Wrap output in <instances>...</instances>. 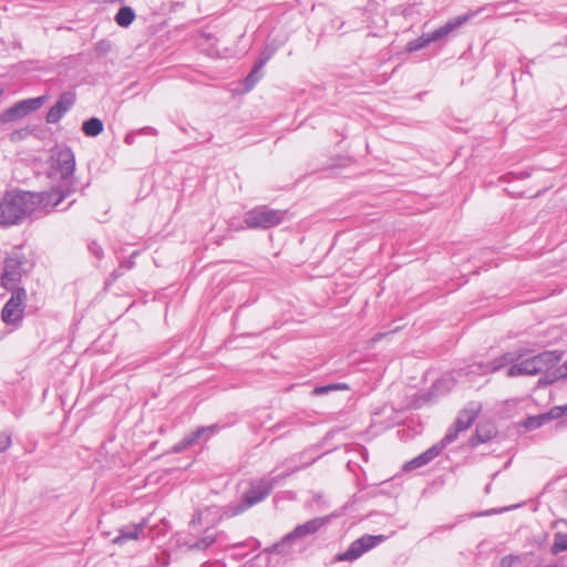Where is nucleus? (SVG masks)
Masks as SVG:
<instances>
[{
    "instance_id": "29",
    "label": "nucleus",
    "mask_w": 567,
    "mask_h": 567,
    "mask_svg": "<svg viewBox=\"0 0 567 567\" xmlns=\"http://www.w3.org/2000/svg\"><path fill=\"white\" fill-rule=\"evenodd\" d=\"M546 422H547L546 417H545L544 413H542L538 415L528 416L524 421L523 425L527 430H536V429L543 426Z\"/></svg>"
},
{
    "instance_id": "2",
    "label": "nucleus",
    "mask_w": 567,
    "mask_h": 567,
    "mask_svg": "<svg viewBox=\"0 0 567 567\" xmlns=\"http://www.w3.org/2000/svg\"><path fill=\"white\" fill-rule=\"evenodd\" d=\"M49 176L58 178L59 183L64 185H78V179L74 176L75 171V155L71 147L68 145H58L52 150L50 159Z\"/></svg>"
},
{
    "instance_id": "3",
    "label": "nucleus",
    "mask_w": 567,
    "mask_h": 567,
    "mask_svg": "<svg viewBox=\"0 0 567 567\" xmlns=\"http://www.w3.org/2000/svg\"><path fill=\"white\" fill-rule=\"evenodd\" d=\"M476 12H466L464 14L457 16L455 18L450 19L445 24L435 29L432 32L422 33L414 40H411L406 44V51L415 52L421 49L426 48L433 42L441 41L442 39L449 37L458 28L463 27L465 23L471 21Z\"/></svg>"
},
{
    "instance_id": "53",
    "label": "nucleus",
    "mask_w": 567,
    "mask_h": 567,
    "mask_svg": "<svg viewBox=\"0 0 567 567\" xmlns=\"http://www.w3.org/2000/svg\"><path fill=\"white\" fill-rule=\"evenodd\" d=\"M453 527H454V524L453 525H449V526H444L443 528L452 529Z\"/></svg>"
},
{
    "instance_id": "4",
    "label": "nucleus",
    "mask_w": 567,
    "mask_h": 567,
    "mask_svg": "<svg viewBox=\"0 0 567 567\" xmlns=\"http://www.w3.org/2000/svg\"><path fill=\"white\" fill-rule=\"evenodd\" d=\"M286 218L287 210L258 205L244 214L243 223L245 228L267 230L282 224Z\"/></svg>"
},
{
    "instance_id": "6",
    "label": "nucleus",
    "mask_w": 567,
    "mask_h": 567,
    "mask_svg": "<svg viewBox=\"0 0 567 567\" xmlns=\"http://www.w3.org/2000/svg\"><path fill=\"white\" fill-rule=\"evenodd\" d=\"M272 489L274 480L264 477L251 482L249 488L241 495L240 501L237 504L229 506L227 513L230 516L244 513L268 497Z\"/></svg>"
},
{
    "instance_id": "42",
    "label": "nucleus",
    "mask_w": 567,
    "mask_h": 567,
    "mask_svg": "<svg viewBox=\"0 0 567 567\" xmlns=\"http://www.w3.org/2000/svg\"><path fill=\"white\" fill-rule=\"evenodd\" d=\"M275 50L270 48H266L259 55V58L265 61L266 63L271 59L274 55Z\"/></svg>"
},
{
    "instance_id": "15",
    "label": "nucleus",
    "mask_w": 567,
    "mask_h": 567,
    "mask_svg": "<svg viewBox=\"0 0 567 567\" xmlns=\"http://www.w3.org/2000/svg\"><path fill=\"white\" fill-rule=\"evenodd\" d=\"M561 358L563 352L558 350H547L532 357L534 364L539 369V373L554 368Z\"/></svg>"
},
{
    "instance_id": "33",
    "label": "nucleus",
    "mask_w": 567,
    "mask_h": 567,
    "mask_svg": "<svg viewBox=\"0 0 567 567\" xmlns=\"http://www.w3.org/2000/svg\"><path fill=\"white\" fill-rule=\"evenodd\" d=\"M530 176V173L526 169L519 172H509L501 177L503 182H511L513 179H526Z\"/></svg>"
},
{
    "instance_id": "24",
    "label": "nucleus",
    "mask_w": 567,
    "mask_h": 567,
    "mask_svg": "<svg viewBox=\"0 0 567 567\" xmlns=\"http://www.w3.org/2000/svg\"><path fill=\"white\" fill-rule=\"evenodd\" d=\"M477 412L478 411L475 409H463L458 413V415L454 422V425L457 426L458 430H462V431L470 429L476 419Z\"/></svg>"
},
{
    "instance_id": "27",
    "label": "nucleus",
    "mask_w": 567,
    "mask_h": 567,
    "mask_svg": "<svg viewBox=\"0 0 567 567\" xmlns=\"http://www.w3.org/2000/svg\"><path fill=\"white\" fill-rule=\"evenodd\" d=\"M219 426L217 424L208 425V426H198L195 431L187 434L188 439L192 440V444L194 445L200 439L205 437L207 431L218 432Z\"/></svg>"
},
{
    "instance_id": "5",
    "label": "nucleus",
    "mask_w": 567,
    "mask_h": 567,
    "mask_svg": "<svg viewBox=\"0 0 567 567\" xmlns=\"http://www.w3.org/2000/svg\"><path fill=\"white\" fill-rule=\"evenodd\" d=\"M34 267V261L30 259L21 249L16 247L4 258V271L1 278V285L10 289L8 282H19L22 276L29 274Z\"/></svg>"
},
{
    "instance_id": "12",
    "label": "nucleus",
    "mask_w": 567,
    "mask_h": 567,
    "mask_svg": "<svg viewBox=\"0 0 567 567\" xmlns=\"http://www.w3.org/2000/svg\"><path fill=\"white\" fill-rule=\"evenodd\" d=\"M76 94L73 91L62 92L58 101L52 105L45 116L49 124H56L65 113L75 104Z\"/></svg>"
},
{
    "instance_id": "22",
    "label": "nucleus",
    "mask_w": 567,
    "mask_h": 567,
    "mask_svg": "<svg viewBox=\"0 0 567 567\" xmlns=\"http://www.w3.org/2000/svg\"><path fill=\"white\" fill-rule=\"evenodd\" d=\"M143 529L144 522L131 526H125L120 530V535L115 538L114 542L117 544H123L131 539H137Z\"/></svg>"
},
{
    "instance_id": "50",
    "label": "nucleus",
    "mask_w": 567,
    "mask_h": 567,
    "mask_svg": "<svg viewBox=\"0 0 567 567\" xmlns=\"http://www.w3.org/2000/svg\"><path fill=\"white\" fill-rule=\"evenodd\" d=\"M217 432L207 431L205 434V439H208L212 435H215Z\"/></svg>"
},
{
    "instance_id": "1",
    "label": "nucleus",
    "mask_w": 567,
    "mask_h": 567,
    "mask_svg": "<svg viewBox=\"0 0 567 567\" xmlns=\"http://www.w3.org/2000/svg\"><path fill=\"white\" fill-rule=\"evenodd\" d=\"M33 192L22 189L6 190L0 199V227L21 225L35 210Z\"/></svg>"
},
{
    "instance_id": "23",
    "label": "nucleus",
    "mask_w": 567,
    "mask_h": 567,
    "mask_svg": "<svg viewBox=\"0 0 567 567\" xmlns=\"http://www.w3.org/2000/svg\"><path fill=\"white\" fill-rule=\"evenodd\" d=\"M81 130L85 136L96 137L103 132L104 124L99 117L93 116L82 123Z\"/></svg>"
},
{
    "instance_id": "49",
    "label": "nucleus",
    "mask_w": 567,
    "mask_h": 567,
    "mask_svg": "<svg viewBox=\"0 0 567 567\" xmlns=\"http://www.w3.org/2000/svg\"><path fill=\"white\" fill-rule=\"evenodd\" d=\"M246 546V543L245 542H240V543H236V544H233L231 547L233 548H243Z\"/></svg>"
},
{
    "instance_id": "9",
    "label": "nucleus",
    "mask_w": 567,
    "mask_h": 567,
    "mask_svg": "<svg viewBox=\"0 0 567 567\" xmlns=\"http://www.w3.org/2000/svg\"><path fill=\"white\" fill-rule=\"evenodd\" d=\"M47 100V95L21 100L1 113L0 122L11 123L21 120L42 107Z\"/></svg>"
},
{
    "instance_id": "17",
    "label": "nucleus",
    "mask_w": 567,
    "mask_h": 567,
    "mask_svg": "<svg viewBox=\"0 0 567 567\" xmlns=\"http://www.w3.org/2000/svg\"><path fill=\"white\" fill-rule=\"evenodd\" d=\"M441 454L440 449L432 445L430 449L415 456L403 465V471H412L425 466Z\"/></svg>"
},
{
    "instance_id": "52",
    "label": "nucleus",
    "mask_w": 567,
    "mask_h": 567,
    "mask_svg": "<svg viewBox=\"0 0 567 567\" xmlns=\"http://www.w3.org/2000/svg\"><path fill=\"white\" fill-rule=\"evenodd\" d=\"M489 488H491V484H487L486 487H485V492L488 493Z\"/></svg>"
},
{
    "instance_id": "11",
    "label": "nucleus",
    "mask_w": 567,
    "mask_h": 567,
    "mask_svg": "<svg viewBox=\"0 0 567 567\" xmlns=\"http://www.w3.org/2000/svg\"><path fill=\"white\" fill-rule=\"evenodd\" d=\"M227 535L225 532H217L213 528H206L202 536L189 539L185 543L189 551H206L213 545H226Z\"/></svg>"
},
{
    "instance_id": "54",
    "label": "nucleus",
    "mask_w": 567,
    "mask_h": 567,
    "mask_svg": "<svg viewBox=\"0 0 567 567\" xmlns=\"http://www.w3.org/2000/svg\"><path fill=\"white\" fill-rule=\"evenodd\" d=\"M252 542H254V544L256 545V547H258V546H259V542H258L257 539H254Z\"/></svg>"
},
{
    "instance_id": "21",
    "label": "nucleus",
    "mask_w": 567,
    "mask_h": 567,
    "mask_svg": "<svg viewBox=\"0 0 567 567\" xmlns=\"http://www.w3.org/2000/svg\"><path fill=\"white\" fill-rule=\"evenodd\" d=\"M136 18L134 9L130 6H121L117 10L114 21L121 28H128Z\"/></svg>"
},
{
    "instance_id": "38",
    "label": "nucleus",
    "mask_w": 567,
    "mask_h": 567,
    "mask_svg": "<svg viewBox=\"0 0 567 567\" xmlns=\"http://www.w3.org/2000/svg\"><path fill=\"white\" fill-rule=\"evenodd\" d=\"M124 275V271L122 270V267H118L116 269H114L109 278L106 279L105 281V286L109 287L111 286L113 282H115L120 277H122Z\"/></svg>"
},
{
    "instance_id": "44",
    "label": "nucleus",
    "mask_w": 567,
    "mask_h": 567,
    "mask_svg": "<svg viewBox=\"0 0 567 567\" xmlns=\"http://www.w3.org/2000/svg\"><path fill=\"white\" fill-rule=\"evenodd\" d=\"M265 65L266 62L258 58L251 70L258 74Z\"/></svg>"
},
{
    "instance_id": "10",
    "label": "nucleus",
    "mask_w": 567,
    "mask_h": 567,
    "mask_svg": "<svg viewBox=\"0 0 567 567\" xmlns=\"http://www.w3.org/2000/svg\"><path fill=\"white\" fill-rule=\"evenodd\" d=\"M79 189V185L68 184L64 185L62 183H58L52 188L47 192L34 193L33 198L34 208L38 206L55 208L63 199L71 196Z\"/></svg>"
},
{
    "instance_id": "39",
    "label": "nucleus",
    "mask_w": 567,
    "mask_h": 567,
    "mask_svg": "<svg viewBox=\"0 0 567 567\" xmlns=\"http://www.w3.org/2000/svg\"><path fill=\"white\" fill-rule=\"evenodd\" d=\"M259 79H260L259 73L257 74L256 72H254L251 70L250 73L245 79V86L247 89H251L258 82Z\"/></svg>"
},
{
    "instance_id": "37",
    "label": "nucleus",
    "mask_w": 567,
    "mask_h": 567,
    "mask_svg": "<svg viewBox=\"0 0 567 567\" xmlns=\"http://www.w3.org/2000/svg\"><path fill=\"white\" fill-rule=\"evenodd\" d=\"M89 250L90 252L96 257L97 260H101L103 257H104V251H103V248L102 246L95 241V240H92L90 244H89Z\"/></svg>"
},
{
    "instance_id": "45",
    "label": "nucleus",
    "mask_w": 567,
    "mask_h": 567,
    "mask_svg": "<svg viewBox=\"0 0 567 567\" xmlns=\"http://www.w3.org/2000/svg\"><path fill=\"white\" fill-rule=\"evenodd\" d=\"M513 559H514V558H511V557H508V556H504V557L501 559L499 566H501V567H514V565H513Z\"/></svg>"
},
{
    "instance_id": "31",
    "label": "nucleus",
    "mask_w": 567,
    "mask_h": 567,
    "mask_svg": "<svg viewBox=\"0 0 567 567\" xmlns=\"http://www.w3.org/2000/svg\"><path fill=\"white\" fill-rule=\"evenodd\" d=\"M112 50V43L110 40L102 39L94 44V53L96 56H105Z\"/></svg>"
},
{
    "instance_id": "18",
    "label": "nucleus",
    "mask_w": 567,
    "mask_h": 567,
    "mask_svg": "<svg viewBox=\"0 0 567 567\" xmlns=\"http://www.w3.org/2000/svg\"><path fill=\"white\" fill-rule=\"evenodd\" d=\"M517 3H518L517 0H506V1H497V2H493V3H486L474 11V12H476L474 17H476L477 14H480L484 11H494V12L501 11V16H509L516 11Z\"/></svg>"
},
{
    "instance_id": "7",
    "label": "nucleus",
    "mask_w": 567,
    "mask_h": 567,
    "mask_svg": "<svg viewBox=\"0 0 567 567\" xmlns=\"http://www.w3.org/2000/svg\"><path fill=\"white\" fill-rule=\"evenodd\" d=\"M27 291L24 288H17L1 310V320L13 327H20L23 320Z\"/></svg>"
},
{
    "instance_id": "48",
    "label": "nucleus",
    "mask_w": 567,
    "mask_h": 567,
    "mask_svg": "<svg viewBox=\"0 0 567 567\" xmlns=\"http://www.w3.org/2000/svg\"><path fill=\"white\" fill-rule=\"evenodd\" d=\"M202 520V514L197 513L194 515L193 519L190 520V525L199 524Z\"/></svg>"
},
{
    "instance_id": "14",
    "label": "nucleus",
    "mask_w": 567,
    "mask_h": 567,
    "mask_svg": "<svg viewBox=\"0 0 567 567\" xmlns=\"http://www.w3.org/2000/svg\"><path fill=\"white\" fill-rule=\"evenodd\" d=\"M329 522L328 516L316 517L303 524H300L293 528L289 534L292 537L293 542L297 539L303 538L308 535H312L317 533L321 527H323Z\"/></svg>"
},
{
    "instance_id": "26",
    "label": "nucleus",
    "mask_w": 567,
    "mask_h": 567,
    "mask_svg": "<svg viewBox=\"0 0 567 567\" xmlns=\"http://www.w3.org/2000/svg\"><path fill=\"white\" fill-rule=\"evenodd\" d=\"M460 432H463V431H462V430H458V427H457V426H455V425L453 424V426H451V427L447 430V432H446V434L443 436V439H442L440 442L435 443L434 445H435L436 447H439V449H440V452L442 453V451H443L447 445H450L451 443H453V442L457 439V435H458V433H460Z\"/></svg>"
},
{
    "instance_id": "55",
    "label": "nucleus",
    "mask_w": 567,
    "mask_h": 567,
    "mask_svg": "<svg viewBox=\"0 0 567 567\" xmlns=\"http://www.w3.org/2000/svg\"><path fill=\"white\" fill-rule=\"evenodd\" d=\"M481 514H472L471 517L480 516Z\"/></svg>"
},
{
    "instance_id": "30",
    "label": "nucleus",
    "mask_w": 567,
    "mask_h": 567,
    "mask_svg": "<svg viewBox=\"0 0 567 567\" xmlns=\"http://www.w3.org/2000/svg\"><path fill=\"white\" fill-rule=\"evenodd\" d=\"M565 550H567V534H555L551 551L554 554H558Z\"/></svg>"
},
{
    "instance_id": "16",
    "label": "nucleus",
    "mask_w": 567,
    "mask_h": 567,
    "mask_svg": "<svg viewBox=\"0 0 567 567\" xmlns=\"http://www.w3.org/2000/svg\"><path fill=\"white\" fill-rule=\"evenodd\" d=\"M536 374H539V369L534 364L532 357L527 359L522 358L519 361L514 362L506 371V377L508 378Z\"/></svg>"
},
{
    "instance_id": "34",
    "label": "nucleus",
    "mask_w": 567,
    "mask_h": 567,
    "mask_svg": "<svg viewBox=\"0 0 567 567\" xmlns=\"http://www.w3.org/2000/svg\"><path fill=\"white\" fill-rule=\"evenodd\" d=\"M31 133V130L29 127H23V128H19V130H14L11 134H10V141L11 142H20L22 140H24L25 137H28Z\"/></svg>"
},
{
    "instance_id": "13",
    "label": "nucleus",
    "mask_w": 567,
    "mask_h": 567,
    "mask_svg": "<svg viewBox=\"0 0 567 567\" xmlns=\"http://www.w3.org/2000/svg\"><path fill=\"white\" fill-rule=\"evenodd\" d=\"M525 354L526 351L523 349L504 352L503 354L498 355L497 358L486 363V372L494 373L501 371L506 367L509 368L512 364H514V362H517L522 358H524Z\"/></svg>"
},
{
    "instance_id": "40",
    "label": "nucleus",
    "mask_w": 567,
    "mask_h": 567,
    "mask_svg": "<svg viewBox=\"0 0 567 567\" xmlns=\"http://www.w3.org/2000/svg\"><path fill=\"white\" fill-rule=\"evenodd\" d=\"M137 251H134L128 259H125L121 262L120 267H122V270L124 271L132 269L135 266L134 258L137 256Z\"/></svg>"
},
{
    "instance_id": "32",
    "label": "nucleus",
    "mask_w": 567,
    "mask_h": 567,
    "mask_svg": "<svg viewBox=\"0 0 567 567\" xmlns=\"http://www.w3.org/2000/svg\"><path fill=\"white\" fill-rule=\"evenodd\" d=\"M567 412V404L564 406H554L548 412L544 413L546 421H551L561 417Z\"/></svg>"
},
{
    "instance_id": "8",
    "label": "nucleus",
    "mask_w": 567,
    "mask_h": 567,
    "mask_svg": "<svg viewBox=\"0 0 567 567\" xmlns=\"http://www.w3.org/2000/svg\"><path fill=\"white\" fill-rule=\"evenodd\" d=\"M385 535H370L364 534L354 542H352L348 549L336 556V561H353L361 557L364 553L373 549L378 545L386 540Z\"/></svg>"
},
{
    "instance_id": "51",
    "label": "nucleus",
    "mask_w": 567,
    "mask_h": 567,
    "mask_svg": "<svg viewBox=\"0 0 567 567\" xmlns=\"http://www.w3.org/2000/svg\"><path fill=\"white\" fill-rule=\"evenodd\" d=\"M501 512H503V509H501V511L492 509V511H491V513H501ZM485 514H486V515H488V514H489V512H486Z\"/></svg>"
},
{
    "instance_id": "41",
    "label": "nucleus",
    "mask_w": 567,
    "mask_h": 567,
    "mask_svg": "<svg viewBox=\"0 0 567 567\" xmlns=\"http://www.w3.org/2000/svg\"><path fill=\"white\" fill-rule=\"evenodd\" d=\"M137 135H153L156 136L158 134L157 130L152 126H145L137 131H135Z\"/></svg>"
},
{
    "instance_id": "19",
    "label": "nucleus",
    "mask_w": 567,
    "mask_h": 567,
    "mask_svg": "<svg viewBox=\"0 0 567 567\" xmlns=\"http://www.w3.org/2000/svg\"><path fill=\"white\" fill-rule=\"evenodd\" d=\"M495 435V429L489 424H478L476 426L475 433L468 440V445L471 447H476L480 444L486 443L491 441Z\"/></svg>"
},
{
    "instance_id": "25",
    "label": "nucleus",
    "mask_w": 567,
    "mask_h": 567,
    "mask_svg": "<svg viewBox=\"0 0 567 567\" xmlns=\"http://www.w3.org/2000/svg\"><path fill=\"white\" fill-rule=\"evenodd\" d=\"M543 377H540L537 381V388H544L549 384H553L554 382L564 379L560 377V373H558V367L554 370L549 369L543 372Z\"/></svg>"
},
{
    "instance_id": "43",
    "label": "nucleus",
    "mask_w": 567,
    "mask_h": 567,
    "mask_svg": "<svg viewBox=\"0 0 567 567\" xmlns=\"http://www.w3.org/2000/svg\"><path fill=\"white\" fill-rule=\"evenodd\" d=\"M137 135V133L135 131H131L128 132L125 137H124V143L127 144V145H133L134 144V141H135V136Z\"/></svg>"
},
{
    "instance_id": "28",
    "label": "nucleus",
    "mask_w": 567,
    "mask_h": 567,
    "mask_svg": "<svg viewBox=\"0 0 567 567\" xmlns=\"http://www.w3.org/2000/svg\"><path fill=\"white\" fill-rule=\"evenodd\" d=\"M348 389H349V386L346 383H330V384H326V385L316 386L312 390V394L313 395H323V394H328L331 391L348 390Z\"/></svg>"
},
{
    "instance_id": "36",
    "label": "nucleus",
    "mask_w": 567,
    "mask_h": 567,
    "mask_svg": "<svg viewBox=\"0 0 567 567\" xmlns=\"http://www.w3.org/2000/svg\"><path fill=\"white\" fill-rule=\"evenodd\" d=\"M12 444L11 434L8 432L0 433V453L6 452Z\"/></svg>"
},
{
    "instance_id": "35",
    "label": "nucleus",
    "mask_w": 567,
    "mask_h": 567,
    "mask_svg": "<svg viewBox=\"0 0 567 567\" xmlns=\"http://www.w3.org/2000/svg\"><path fill=\"white\" fill-rule=\"evenodd\" d=\"M192 445H193L192 440L188 439L187 435H185L179 442L174 444V446L172 447V452L173 453H182L183 451L190 447Z\"/></svg>"
},
{
    "instance_id": "46",
    "label": "nucleus",
    "mask_w": 567,
    "mask_h": 567,
    "mask_svg": "<svg viewBox=\"0 0 567 567\" xmlns=\"http://www.w3.org/2000/svg\"><path fill=\"white\" fill-rule=\"evenodd\" d=\"M558 373H560V377L564 379L567 378V360L558 367Z\"/></svg>"
},
{
    "instance_id": "47",
    "label": "nucleus",
    "mask_w": 567,
    "mask_h": 567,
    "mask_svg": "<svg viewBox=\"0 0 567 567\" xmlns=\"http://www.w3.org/2000/svg\"><path fill=\"white\" fill-rule=\"evenodd\" d=\"M507 556L511 557V558H514L513 559L514 567H516L517 565H520L522 561H523V557L519 556V555H507Z\"/></svg>"
},
{
    "instance_id": "20",
    "label": "nucleus",
    "mask_w": 567,
    "mask_h": 567,
    "mask_svg": "<svg viewBox=\"0 0 567 567\" xmlns=\"http://www.w3.org/2000/svg\"><path fill=\"white\" fill-rule=\"evenodd\" d=\"M293 539L290 534H286L280 542L274 544L272 546L265 548V554H278L281 556H288L292 553V544Z\"/></svg>"
}]
</instances>
